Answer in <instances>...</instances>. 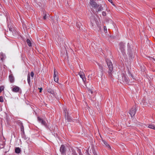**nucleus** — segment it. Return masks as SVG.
Masks as SVG:
<instances>
[{
  "mask_svg": "<svg viewBox=\"0 0 155 155\" xmlns=\"http://www.w3.org/2000/svg\"><path fill=\"white\" fill-rule=\"evenodd\" d=\"M38 120L39 122L41 123V124L44 125L45 127H46L47 128H49L48 126L46 124V122L44 120H43L39 117H38Z\"/></svg>",
  "mask_w": 155,
  "mask_h": 155,
  "instance_id": "5",
  "label": "nucleus"
},
{
  "mask_svg": "<svg viewBox=\"0 0 155 155\" xmlns=\"http://www.w3.org/2000/svg\"><path fill=\"white\" fill-rule=\"evenodd\" d=\"M154 60L155 61V59H154Z\"/></svg>",
  "mask_w": 155,
  "mask_h": 155,
  "instance_id": "45",
  "label": "nucleus"
},
{
  "mask_svg": "<svg viewBox=\"0 0 155 155\" xmlns=\"http://www.w3.org/2000/svg\"><path fill=\"white\" fill-rule=\"evenodd\" d=\"M65 118L67 119L68 121L70 122L72 120V119L70 116H68V115L67 116V115H66L65 114Z\"/></svg>",
  "mask_w": 155,
  "mask_h": 155,
  "instance_id": "23",
  "label": "nucleus"
},
{
  "mask_svg": "<svg viewBox=\"0 0 155 155\" xmlns=\"http://www.w3.org/2000/svg\"><path fill=\"white\" fill-rule=\"evenodd\" d=\"M98 66H99V68L101 69V72H102V74L103 75V74L102 72L104 71L103 68V67L102 66H101V64H98Z\"/></svg>",
  "mask_w": 155,
  "mask_h": 155,
  "instance_id": "26",
  "label": "nucleus"
},
{
  "mask_svg": "<svg viewBox=\"0 0 155 155\" xmlns=\"http://www.w3.org/2000/svg\"><path fill=\"white\" fill-rule=\"evenodd\" d=\"M78 152L79 153V155H81V150L80 149H78Z\"/></svg>",
  "mask_w": 155,
  "mask_h": 155,
  "instance_id": "39",
  "label": "nucleus"
},
{
  "mask_svg": "<svg viewBox=\"0 0 155 155\" xmlns=\"http://www.w3.org/2000/svg\"><path fill=\"white\" fill-rule=\"evenodd\" d=\"M93 17L94 18V17ZM94 21H96V20L94 18V19L93 20L92 19L91 20V25L92 26H93L94 25V24L93 22H94Z\"/></svg>",
  "mask_w": 155,
  "mask_h": 155,
  "instance_id": "29",
  "label": "nucleus"
},
{
  "mask_svg": "<svg viewBox=\"0 0 155 155\" xmlns=\"http://www.w3.org/2000/svg\"><path fill=\"white\" fill-rule=\"evenodd\" d=\"M133 48L132 46L129 43L127 44L128 54L129 56V59H132L134 58V55L133 53Z\"/></svg>",
  "mask_w": 155,
  "mask_h": 155,
  "instance_id": "2",
  "label": "nucleus"
},
{
  "mask_svg": "<svg viewBox=\"0 0 155 155\" xmlns=\"http://www.w3.org/2000/svg\"><path fill=\"white\" fill-rule=\"evenodd\" d=\"M64 111H65V113H66L65 110Z\"/></svg>",
  "mask_w": 155,
  "mask_h": 155,
  "instance_id": "44",
  "label": "nucleus"
},
{
  "mask_svg": "<svg viewBox=\"0 0 155 155\" xmlns=\"http://www.w3.org/2000/svg\"><path fill=\"white\" fill-rule=\"evenodd\" d=\"M4 87L3 86L0 87V93L3 90Z\"/></svg>",
  "mask_w": 155,
  "mask_h": 155,
  "instance_id": "32",
  "label": "nucleus"
},
{
  "mask_svg": "<svg viewBox=\"0 0 155 155\" xmlns=\"http://www.w3.org/2000/svg\"><path fill=\"white\" fill-rule=\"evenodd\" d=\"M31 76L32 78H33L34 75V73L33 72H31Z\"/></svg>",
  "mask_w": 155,
  "mask_h": 155,
  "instance_id": "35",
  "label": "nucleus"
},
{
  "mask_svg": "<svg viewBox=\"0 0 155 155\" xmlns=\"http://www.w3.org/2000/svg\"><path fill=\"white\" fill-rule=\"evenodd\" d=\"M102 141L104 144V145H105V146L107 147V148H109L110 149H111V147L107 143V142L105 141L104 140H103Z\"/></svg>",
  "mask_w": 155,
  "mask_h": 155,
  "instance_id": "19",
  "label": "nucleus"
},
{
  "mask_svg": "<svg viewBox=\"0 0 155 155\" xmlns=\"http://www.w3.org/2000/svg\"><path fill=\"white\" fill-rule=\"evenodd\" d=\"M20 90V88L14 85L13 86V88L12 90L14 92H18Z\"/></svg>",
  "mask_w": 155,
  "mask_h": 155,
  "instance_id": "11",
  "label": "nucleus"
},
{
  "mask_svg": "<svg viewBox=\"0 0 155 155\" xmlns=\"http://www.w3.org/2000/svg\"><path fill=\"white\" fill-rule=\"evenodd\" d=\"M81 25H82L81 23L80 22H77V23L76 24V26H77V27H78L80 29Z\"/></svg>",
  "mask_w": 155,
  "mask_h": 155,
  "instance_id": "27",
  "label": "nucleus"
},
{
  "mask_svg": "<svg viewBox=\"0 0 155 155\" xmlns=\"http://www.w3.org/2000/svg\"><path fill=\"white\" fill-rule=\"evenodd\" d=\"M79 74L80 75V77L82 79L83 81L85 82L86 81V78L83 72H80L79 73Z\"/></svg>",
  "mask_w": 155,
  "mask_h": 155,
  "instance_id": "10",
  "label": "nucleus"
},
{
  "mask_svg": "<svg viewBox=\"0 0 155 155\" xmlns=\"http://www.w3.org/2000/svg\"><path fill=\"white\" fill-rule=\"evenodd\" d=\"M90 4L94 8H97L98 5L94 0H90Z\"/></svg>",
  "mask_w": 155,
  "mask_h": 155,
  "instance_id": "9",
  "label": "nucleus"
},
{
  "mask_svg": "<svg viewBox=\"0 0 155 155\" xmlns=\"http://www.w3.org/2000/svg\"><path fill=\"white\" fill-rule=\"evenodd\" d=\"M58 39V41H59V39Z\"/></svg>",
  "mask_w": 155,
  "mask_h": 155,
  "instance_id": "43",
  "label": "nucleus"
},
{
  "mask_svg": "<svg viewBox=\"0 0 155 155\" xmlns=\"http://www.w3.org/2000/svg\"><path fill=\"white\" fill-rule=\"evenodd\" d=\"M128 74L129 75H130L131 77L134 80H135V78L133 76V75L130 73V72L129 71H128Z\"/></svg>",
  "mask_w": 155,
  "mask_h": 155,
  "instance_id": "28",
  "label": "nucleus"
},
{
  "mask_svg": "<svg viewBox=\"0 0 155 155\" xmlns=\"http://www.w3.org/2000/svg\"><path fill=\"white\" fill-rule=\"evenodd\" d=\"M90 152L91 153H93L94 155H97L94 147H92L90 151Z\"/></svg>",
  "mask_w": 155,
  "mask_h": 155,
  "instance_id": "14",
  "label": "nucleus"
},
{
  "mask_svg": "<svg viewBox=\"0 0 155 155\" xmlns=\"http://www.w3.org/2000/svg\"><path fill=\"white\" fill-rule=\"evenodd\" d=\"M8 26L9 30V33H10L11 34H12V35H13V31L14 30V29H13L10 26H9V25H8Z\"/></svg>",
  "mask_w": 155,
  "mask_h": 155,
  "instance_id": "15",
  "label": "nucleus"
},
{
  "mask_svg": "<svg viewBox=\"0 0 155 155\" xmlns=\"http://www.w3.org/2000/svg\"><path fill=\"white\" fill-rule=\"evenodd\" d=\"M86 152L87 153V155H91L89 153V152L87 150V151H86Z\"/></svg>",
  "mask_w": 155,
  "mask_h": 155,
  "instance_id": "41",
  "label": "nucleus"
},
{
  "mask_svg": "<svg viewBox=\"0 0 155 155\" xmlns=\"http://www.w3.org/2000/svg\"><path fill=\"white\" fill-rule=\"evenodd\" d=\"M28 82L29 84H30V75L29 73L28 74Z\"/></svg>",
  "mask_w": 155,
  "mask_h": 155,
  "instance_id": "25",
  "label": "nucleus"
},
{
  "mask_svg": "<svg viewBox=\"0 0 155 155\" xmlns=\"http://www.w3.org/2000/svg\"><path fill=\"white\" fill-rule=\"evenodd\" d=\"M93 76V74H91V75H88V78H89V80L90 79V77L91 78V77Z\"/></svg>",
  "mask_w": 155,
  "mask_h": 155,
  "instance_id": "38",
  "label": "nucleus"
},
{
  "mask_svg": "<svg viewBox=\"0 0 155 155\" xmlns=\"http://www.w3.org/2000/svg\"><path fill=\"white\" fill-rule=\"evenodd\" d=\"M38 89H39V90H40L39 92H41L42 91V88L41 87V88H39Z\"/></svg>",
  "mask_w": 155,
  "mask_h": 155,
  "instance_id": "40",
  "label": "nucleus"
},
{
  "mask_svg": "<svg viewBox=\"0 0 155 155\" xmlns=\"http://www.w3.org/2000/svg\"><path fill=\"white\" fill-rule=\"evenodd\" d=\"M21 134L22 136V137L25 140L27 139V137H26V135L25 134V132L24 133H21Z\"/></svg>",
  "mask_w": 155,
  "mask_h": 155,
  "instance_id": "22",
  "label": "nucleus"
},
{
  "mask_svg": "<svg viewBox=\"0 0 155 155\" xmlns=\"http://www.w3.org/2000/svg\"><path fill=\"white\" fill-rule=\"evenodd\" d=\"M106 61L109 68V70L108 71V73L109 76L110 77H111L112 75V72L113 70V64L111 61L110 59H107Z\"/></svg>",
  "mask_w": 155,
  "mask_h": 155,
  "instance_id": "1",
  "label": "nucleus"
},
{
  "mask_svg": "<svg viewBox=\"0 0 155 155\" xmlns=\"http://www.w3.org/2000/svg\"><path fill=\"white\" fill-rule=\"evenodd\" d=\"M9 78L10 82L12 83H13L14 81V78L12 74L9 75Z\"/></svg>",
  "mask_w": 155,
  "mask_h": 155,
  "instance_id": "13",
  "label": "nucleus"
},
{
  "mask_svg": "<svg viewBox=\"0 0 155 155\" xmlns=\"http://www.w3.org/2000/svg\"><path fill=\"white\" fill-rule=\"evenodd\" d=\"M95 8L96 9V10L97 12L101 11L103 10V8L102 7V5H101L98 4L97 6V8Z\"/></svg>",
  "mask_w": 155,
  "mask_h": 155,
  "instance_id": "12",
  "label": "nucleus"
},
{
  "mask_svg": "<svg viewBox=\"0 0 155 155\" xmlns=\"http://www.w3.org/2000/svg\"><path fill=\"white\" fill-rule=\"evenodd\" d=\"M102 15L103 16H105L106 15V12H103L102 13Z\"/></svg>",
  "mask_w": 155,
  "mask_h": 155,
  "instance_id": "34",
  "label": "nucleus"
},
{
  "mask_svg": "<svg viewBox=\"0 0 155 155\" xmlns=\"http://www.w3.org/2000/svg\"><path fill=\"white\" fill-rule=\"evenodd\" d=\"M148 127L155 130V126L153 124H149Z\"/></svg>",
  "mask_w": 155,
  "mask_h": 155,
  "instance_id": "18",
  "label": "nucleus"
},
{
  "mask_svg": "<svg viewBox=\"0 0 155 155\" xmlns=\"http://www.w3.org/2000/svg\"><path fill=\"white\" fill-rule=\"evenodd\" d=\"M0 102H3V97L2 96L0 97Z\"/></svg>",
  "mask_w": 155,
  "mask_h": 155,
  "instance_id": "31",
  "label": "nucleus"
},
{
  "mask_svg": "<svg viewBox=\"0 0 155 155\" xmlns=\"http://www.w3.org/2000/svg\"><path fill=\"white\" fill-rule=\"evenodd\" d=\"M58 72L57 71V70L55 69L54 68V80L56 82H58Z\"/></svg>",
  "mask_w": 155,
  "mask_h": 155,
  "instance_id": "7",
  "label": "nucleus"
},
{
  "mask_svg": "<svg viewBox=\"0 0 155 155\" xmlns=\"http://www.w3.org/2000/svg\"><path fill=\"white\" fill-rule=\"evenodd\" d=\"M113 5L115 6V5L113 3L112 0H108Z\"/></svg>",
  "mask_w": 155,
  "mask_h": 155,
  "instance_id": "37",
  "label": "nucleus"
},
{
  "mask_svg": "<svg viewBox=\"0 0 155 155\" xmlns=\"http://www.w3.org/2000/svg\"><path fill=\"white\" fill-rule=\"evenodd\" d=\"M26 42H27V44L28 45L29 47L31 46L32 45H31V42L30 41L29 39H27V40L26 41Z\"/></svg>",
  "mask_w": 155,
  "mask_h": 155,
  "instance_id": "24",
  "label": "nucleus"
},
{
  "mask_svg": "<svg viewBox=\"0 0 155 155\" xmlns=\"http://www.w3.org/2000/svg\"><path fill=\"white\" fill-rule=\"evenodd\" d=\"M19 125H20V128H21V133L25 132L24 127V126H23V124L21 122H20Z\"/></svg>",
  "mask_w": 155,
  "mask_h": 155,
  "instance_id": "16",
  "label": "nucleus"
},
{
  "mask_svg": "<svg viewBox=\"0 0 155 155\" xmlns=\"http://www.w3.org/2000/svg\"><path fill=\"white\" fill-rule=\"evenodd\" d=\"M21 150L18 147H16L15 150V152L17 153H20Z\"/></svg>",
  "mask_w": 155,
  "mask_h": 155,
  "instance_id": "21",
  "label": "nucleus"
},
{
  "mask_svg": "<svg viewBox=\"0 0 155 155\" xmlns=\"http://www.w3.org/2000/svg\"><path fill=\"white\" fill-rule=\"evenodd\" d=\"M60 41H63V40L62 39L61 40H60Z\"/></svg>",
  "mask_w": 155,
  "mask_h": 155,
  "instance_id": "42",
  "label": "nucleus"
},
{
  "mask_svg": "<svg viewBox=\"0 0 155 155\" xmlns=\"http://www.w3.org/2000/svg\"><path fill=\"white\" fill-rule=\"evenodd\" d=\"M60 151L61 154L63 155H65L66 150L65 147L64 145H62L60 147Z\"/></svg>",
  "mask_w": 155,
  "mask_h": 155,
  "instance_id": "8",
  "label": "nucleus"
},
{
  "mask_svg": "<svg viewBox=\"0 0 155 155\" xmlns=\"http://www.w3.org/2000/svg\"><path fill=\"white\" fill-rule=\"evenodd\" d=\"M104 31L105 33L107 32V29L106 26H104Z\"/></svg>",
  "mask_w": 155,
  "mask_h": 155,
  "instance_id": "33",
  "label": "nucleus"
},
{
  "mask_svg": "<svg viewBox=\"0 0 155 155\" xmlns=\"http://www.w3.org/2000/svg\"><path fill=\"white\" fill-rule=\"evenodd\" d=\"M43 15H44L43 18V19L44 20L46 19L47 18V15L45 13H43Z\"/></svg>",
  "mask_w": 155,
  "mask_h": 155,
  "instance_id": "30",
  "label": "nucleus"
},
{
  "mask_svg": "<svg viewBox=\"0 0 155 155\" xmlns=\"http://www.w3.org/2000/svg\"><path fill=\"white\" fill-rule=\"evenodd\" d=\"M71 155H78L75 150L72 148H71Z\"/></svg>",
  "mask_w": 155,
  "mask_h": 155,
  "instance_id": "20",
  "label": "nucleus"
},
{
  "mask_svg": "<svg viewBox=\"0 0 155 155\" xmlns=\"http://www.w3.org/2000/svg\"><path fill=\"white\" fill-rule=\"evenodd\" d=\"M88 92L89 94L91 93V94H93V91L91 89H89Z\"/></svg>",
  "mask_w": 155,
  "mask_h": 155,
  "instance_id": "36",
  "label": "nucleus"
},
{
  "mask_svg": "<svg viewBox=\"0 0 155 155\" xmlns=\"http://www.w3.org/2000/svg\"><path fill=\"white\" fill-rule=\"evenodd\" d=\"M119 49L121 52L123 56L126 55L125 52V44L123 42H120L119 44Z\"/></svg>",
  "mask_w": 155,
  "mask_h": 155,
  "instance_id": "3",
  "label": "nucleus"
},
{
  "mask_svg": "<svg viewBox=\"0 0 155 155\" xmlns=\"http://www.w3.org/2000/svg\"><path fill=\"white\" fill-rule=\"evenodd\" d=\"M47 91L48 92L51 94H54V90L50 87L48 88Z\"/></svg>",
  "mask_w": 155,
  "mask_h": 155,
  "instance_id": "17",
  "label": "nucleus"
},
{
  "mask_svg": "<svg viewBox=\"0 0 155 155\" xmlns=\"http://www.w3.org/2000/svg\"><path fill=\"white\" fill-rule=\"evenodd\" d=\"M137 110L136 106H134L129 111V114L131 117L134 116Z\"/></svg>",
  "mask_w": 155,
  "mask_h": 155,
  "instance_id": "4",
  "label": "nucleus"
},
{
  "mask_svg": "<svg viewBox=\"0 0 155 155\" xmlns=\"http://www.w3.org/2000/svg\"><path fill=\"white\" fill-rule=\"evenodd\" d=\"M122 80L124 82L126 83H128L129 82V80L127 75L124 74H122Z\"/></svg>",
  "mask_w": 155,
  "mask_h": 155,
  "instance_id": "6",
  "label": "nucleus"
}]
</instances>
